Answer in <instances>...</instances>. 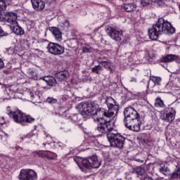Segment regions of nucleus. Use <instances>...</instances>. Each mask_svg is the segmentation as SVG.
<instances>
[{"label":"nucleus","instance_id":"f257e3e1","mask_svg":"<svg viewBox=\"0 0 180 180\" xmlns=\"http://www.w3.org/2000/svg\"><path fill=\"white\" fill-rule=\"evenodd\" d=\"M79 109L80 110V115L82 116H97L96 120L98 122L96 130L101 134H106V133H110L113 131L115 129V122L112 120H105V117H115L114 115H110V111L107 110L105 108H98L97 105H94L89 103H81L79 105Z\"/></svg>","mask_w":180,"mask_h":180},{"label":"nucleus","instance_id":"f03ea898","mask_svg":"<svg viewBox=\"0 0 180 180\" xmlns=\"http://www.w3.org/2000/svg\"><path fill=\"white\" fill-rule=\"evenodd\" d=\"M80 169L85 172V169H91V168H99L101 162L98 160V156L92 155L82 159L80 163L77 162Z\"/></svg>","mask_w":180,"mask_h":180},{"label":"nucleus","instance_id":"7ed1b4c3","mask_svg":"<svg viewBox=\"0 0 180 180\" xmlns=\"http://www.w3.org/2000/svg\"><path fill=\"white\" fill-rule=\"evenodd\" d=\"M10 117L15 122V123H19L22 126H25L26 123H32L34 122V118L30 115H26L22 111L17 110L14 112L11 111L8 113Z\"/></svg>","mask_w":180,"mask_h":180},{"label":"nucleus","instance_id":"20e7f679","mask_svg":"<svg viewBox=\"0 0 180 180\" xmlns=\"http://www.w3.org/2000/svg\"><path fill=\"white\" fill-rule=\"evenodd\" d=\"M107 134V139L110 144L111 147H113L114 148H120L122 150L124 146V141L126 140V138L123 136L122 134L117 133H106Z\"/></svg>","mask_w":180,"mask_h":180},{"label":"nucleus","instance_id":"39448f33","mask_svg":"<svg viewBox=\"0 0 180 180\" xmlns=\"http://www.w3.org/2000/svg\"><path fill=\"white\" fill-rule=\"evenodd\" d=\"M156 23L161 34H174L175 33V27L172 26L171 22L165 20L163 18H159Z\"/></svg>","mask_w":180,"mask_h":180},{"label":"nucleus","instance_id":"423d86ee","mask_svg":"<svg viewBox=\"0 0 180 180\" xmlns=\"http://www.w3.org/2000/svg\"><path fill=\"white\" fill-rule=\"evenodd\" d=\"M175 115H176V111H175V108L172 107H168L165 109L163 112L160 114V119L164 120L165 122H168L171 123V122H174L175 120Z\"/></svg>","mask_w":180,"mask_h":180},{"label":"nucleus","instance_id":"0eeeda50","mask_svg":"<svg viewBox=\"0 0 180 180\" xmlns=\"http://www.w3.org/2000/svg\"><path fill=\"white\" fill-rule=\"evenodd\" d=\"M124 122H131L133 120H137L140 119V115L136 110L132 107L127 108L124 111Z\"/></svg>","mask_w":180,"mask_h":180},{"label":"nucleus","instance_id":"6e6552de","mask_svg":"<svg viewBox=\"0 0 180 180\" xmlns=\"http://www.w3.org/2000/svg\"><path fill=\"white\" fill-rule=\"evenodd\" d=\"M106 32L112 39L116 41H122L123 40V31L119 30L116 28L109 27L106 28Z\"/></svg>","mask_w":180,"mask_h":180},{"label":"nucleus","instance_id":"1a4fd4ad","mask_svg":"<svg viewBox=\"0 0 180 180\" xmlns=\"http://www.w3.org/2000/svg\"><path fill=\"white\" fill-rule=\"evenodd\" d=\"M46 49L49 53L53 56H61V54H64V47L56 43L50 42Z\"/></svg>","mask_w":180,"mask_h":180},{"label":"nucleus","instance_id":"9d476101","mask_svg":"<svg viewBox=\"0 0 180 180\" xmlns=\"http://www.w3.org/2000/svg\"><path fill=\"white\" fill-rule=\"evenodd\" d=\"M18 178L20 180H34L37 179V174L30 169H22Z\"/></svg>","mask_w":180,"mask_h":180},{"label":"nucleus","instance_id":"9b49d317","mask_svg":"<svg viewBox=\"0 0 180 180\" xmlns=\"http://www.w3.org/2000/svg\"><path fill=\"white\" fill-rule=\"evenodd\" d=\"M105 103L108 108L111 116H116L119 112V105L116 103V101L112 97H108Z\"/></svg>","mask_w":180,"mask_h":180},{"label":"nucleus","instance_id":"f8f14e48","mask_svg":"<svg viewBox=\"0 0 180 180\" xmlns=\"http://www.w3.org/2000/svg\"><path fill=\"white\" fill-rule=\"evenodd\" d=\"M1 18L4 22L10 23L11 26L12 25H16V22H18V14H16V13L4 12L1 14Z\"/></svg>","mask_w":180,"mask_h":180},{"label":"nucleus","instance_id":"ddd939ff","mask_svg":"<svg viewBox=\"0 0 180 180\" xmlns=\"http://www.w3.org/2000/svg\"><path fill=\"white\" fill-rule=\"evenodd\" d=\"M148 34L150 40H158V37H160L162 34L157 22L155 25H153L152 28L148 29Z\"/></svg>","mask_w":180,"mask_h":180},{"label":"nucleus","instance_id":"4468645a","mask_svg":"<svg viewBox=\"0 0 180 180\" xmlns=\"http://www.w3.org/2000/svg\"><path fill=\"white\" fill-rule=\"evenodd\" d=\"M141 124V122L140 119L134 120L133 121L125 122L124 125L129 130H132V131H140V125Z\"/></svg>","mask_w":180,"mask_h":180},{"label":"nucleus","instance_id":"2eb2a0df","mask_svg":"<svg viewBox=\"0 0 180 180\" xmlns=\"http://www.w3.org/2000/svg\"><path fill=\"white\" fill-rule=\"evenodd\" d=\"M39 79L44 81L48 86H56L57 85V79L53 76L42 77Z\"/></svg>","mask_w":180,"mask_h":180},{"label":"nucleus","instance_id":"dca6fc26","mask_svg":"<svg viewBox=\"0 0 180 180\" xmlns=\"http://www.w3.org/2000/svg\"><path fill=\"white\" fill-rule=\"evenodd\" d=\"M49 30L53 33V35L57 41H61V40H63V32H61L60 29L56 27H52L49 28Z\"/></svg>","mask_w":180,"mask_h":180},{"label":"nucleus","instance_id":"f3484780","mask_svg":"<svg viewBox=\"0 0 180 180\" xmlns=\"http://www.w3.org/2000/svg\"><path fill=\"white\" fill-rule=\"evenodd\" d=\"M179 58L178 56L174 54H167L160 59V63H165V64L168 63H172L177 60Z\"/></svg>","mask_w":180,"mask_h":180},{"label":"nucleus","instance_id":"a211bd4d","mask_svg":"<svg viewBox=\"0 0 180 180\" xmlns=\"http://www.w3.org/2000/svg\"><path fill=\"white\" fill-rule=\"evenodd\" d=\"M31 2L35 11H43V8H44V6H46L44 1L41 0H32Z\"/></svg>","mask_w":180,"mask_h":180},{"label":"nucleus","instance_id":"6ab92c4d","mask_svg":"<svg viewBox=\"0 0 180 180\" xmlns=\"http://www.w3.org/2000/svg\"><path fill=\"white\" fill-rule=\"evenodd\" d=\"M56 79L63 82V81H66V79L70 77V73L67 70L60 71L56 75Z\"/></svg>","mask_w":180,"mask_h":180},{"label":"nucleus","instance_id":"aec40b11","mask_svg":"<svg viewBox=\"0 0 180 180\" xmlns=\"http://www.w3.org/2000/svg\"><path fill=\"white\" fill-rule=\"evenodd\" d=\"M10 28L13 32V33L19 36H22V34H25V31L20 26H19V25L18 24V22H15V24H13L12 25H10Z\"/></svg>","mask_w":180,"mask_h":180},{"label":"nucleus","instance_id":"412c9836","mask_svg":"<svg viewBox=\"0 0 180 180\" xmlns=\"http://www.w3.org/2000/svg\"><path fill=\"white\" fill-rule=\"evenodd\" d=\"M100 64H101L104 68H106V70H109L110 74L115 72V70L112 68V62H110V60H101Z\"/></svg>","mask_w":180,"mask_h":180},{"label":"nucleus","instance_id":"4be33fe9","mask_svg":"<svg viewBox=\"0 0 180 180\" xmlns=\"http://www.w3.org/2000/svg\"><path fill=\"white\" fill-rule=\"evenodd\" d=\"M122 8L125 12H133L136 9V5L134 4H124L122 5Z\"/></svg>","mask_w":180,"mask_h":180},{"label":"nucleus","instance_id":"5701e85b","mask_svg":"<svg viewBox=\"0 0 180 180\" xmlns=\"http://www.w3.org/2000/svg\"><path fill=\"white\" fill-rule=\"evenodd\" d=\"M150 81H152L153 83H154L155 86L161 85V77H155V76H150Z\"/></svg>","mask_w":180,"mask_h":180},{"label":"nucleus","instance_id":"b1692460","mask_svg":"<svg viewBox=\"0 0 180 180\" xmlns=\"http://www.w3.org/2000/svg\"><path fill=\"white\" fill-rule=\"evenodd\" d=\"M159 171L164 175H168L169 174V168H168V167L165 165H160Z\"/></svg>","mask_w":180,"mask_h":180},{"label":"nucleus","instance_id":"393cba45","mask_svg":"<svg viewBox=\"0 0 180 180\" xmlns=\"http://www.w3.org/2000/svg\"><path fill=\"white\" fill-rule=\"evenodd\" d=\"M134 172L140 176H143L146 174V169L142 167H138L134 169Z\"/></svg>","mask_w":180,"mask_h":180},{"label":"nucleus","instance_id":"a878e982","mask_svg":"<svg viewBox=\"0 0 180 180\" xmlns=\"http://www.w3.org/2000/svg\"><path fill=\"white\" fill-rule=\"evenodd\" d=\"M155 108H165V104H164V101L161 99V98L158 97L155 101Z\"/></svg>","mask_w":180,"mask_h":180},{"label":"nucleus","instance_id":"bb28decb","mask_svg":"<svg viewBox=\"0 0 180 180\" xmlns=\"http://www.w3.org/2000/svg\"><path fill=\"white\" fill-rule=\"evenodd\" d=\"M101 71H103V68L101 65H96L91 68V72L98 75H101Z\"/></svg>","mask_w":180,"mask_h":180},{"label":"nucleus","instance_id":"cd10ccee","mask_svg":"<svg viewBox=\"0 0 180 180\" xmlns=\"http://www.w3.org/2000/svg\"><path fill=\"white\" fill-rule=\"evenodd\" d=\"M180 179V168H178L174 173L172 174V179Z\"/></svg>","mask_w":180,"mask_h":180},{"label":"nucleus","instance_id":"c85d7f7f","mask_svg":"<svg viewBox=\"0 0 180 180\" xmlns=\"http://www.w3.org/2000/svg\"><path fill=\"white\" fill-rule=\"evenodd\" d=\"M6 10V2L4 0H0V12Z\"/></svg>","mask_w":180,"mask_h":180},{"label":"nucleus","instance_id":"c756f323","mask_svg":"<svg viewBox=\"0 0 180 180\" xmlns=\"http://www.w3.org/2000/svg\"><path fill=\"white\" fill-rule=\"evenodd\" d=\"M46 101L48 103H51V105H54V103H57L58 102L57 98H54L53 97H48Z\"/></svg>","mask_w":180,"mask_h":180},{"label":"nucleus","instance_id":"7c9ffc66","mask_svg":"<svg viewBox=\"0 0 180 180\" xmlns=\"http://www.w3.org/2000/svg\"><path fill=\"white\" fill-rule=\"evenodd\" d=\"M155 57V54L153 52H148L146 55V58L150 61V60H153Z\"/></svg>","mask_w":180,"mask_h":180},{"label":"nucleus","instance_id":"2f4dec72","mask_svg":"<svg viewBox=\"0 0 180 180\" xmlns=\"http://www.w3.org/2000/svg\"><path fill=\"white\" fill-rule=\"evenodd\" d=\"M82 53H91L92 49L91 48H88L86 46H82Z\"/></svg>","mask_w":180,"mask_h":180},{"label":"nucleus","instance_id":"473e14b6","mask_svg":"<svg viewBox=\"0 0 180 180\" xmlns=\"http://www.w3.org/2000/svg\"><path fill=\"white\" fill-rule=\"evenodd\" d=\"M35 154H37V155H39V157H41V158H49V155H46V153H44L43 152H35Z\"/></svg>","mask_w":180,"mask_h":180},{"label":"nucleus","instance_id":"72a5a7b5","mask_svg":"<svg viewBox=\"0 0 180 180\" xmlns=\"http://www.w3.org/2000/svg\"><path fill=\"white\" fill-rule=\"evenodd\" d=\"M141 4L143 6H147V5L151 4V0H141Z\"/></svg>","mask_w":180,"mask_h":180},{"label":"nucleus","instance_id":"f704fd0d","mask_svg":"<svg viewBox=\"0 0 180 180\" xmlns=\"http://www.w3.org/2000/svg\"><path fill=\"white\" fill-rule=\"evenodd\" d=\"M4 36H8V32H5L4 30H2V27H0V37Z\"/></svg>","mask_w":180,"mask_h":180},{"label":"nucleus","instance_id":"c9c22d12","mask_svg":"<svg viewBox=\"0 0 180 180\" xmlns=\"http://www.w3.org/2000/svg\"><path fill=\"white\" fill-rule=\"evenodd\" d=\"M5 67V63H4V60L0 58V70H2Z\"/></svg>","mask_w":180,"mask_h":180},{"label":"nucleus","instance_id":"e433bc0d","mask_svg":"<svg viewBox=\"0 0 180 180\" xmlns=\"http://www.w3.org/2000/svg\"><path fill=\"white\" fill-rule=\"evenodd\" d=\"M46 4H49V5H51V4H53V2H54V1L56 0H45Z\"/></svg>","mask_w":180,"mask_h":180},{"label":"nucleus","instance_id":"4c0bfd02","mask_svg":"<svg viewBox=\"0 0 180 180\" xmlns=\"http://www.w3.org/2000/svg\"><path fill=\"white\" fill-rule=\"evenodd\" d=\"M143 180H154V179H153V178H151L150 176H146V177H144Z\"/></svg>","mask_w":180,"mask_h":180},{"label":"nucleus","instance_id":"58836bf2","mask_svg":"<svg viewBox=\"0 0 180 180\" xmlns=\"http://www.w3.org/2000/svg\"><path fill=\"white\" fill-rule=\"evenodd\" d=\"M30 95L31 98H34V94L33 92L31 91L30 93Z\"/></svg>","mask_w":180,"mask_h":180},{"label":"nucleus","instance_id":"ea45409f","mask_svg":"<svg viewBox=\"0 0 180 180\" xmlns=\"http://www.w3.org/2000/svg\"><path fill=\"white\" fill-rule=\"evenodd\" d=\"M136 78L133 77L131 79V82H136Z\"/></svg>","mask_w":180,"mask_h":180},{"label":"nucleus","instance_id":"a19ab883","mask_svg":"<svg viewBox=\"0 0 180 180\" xmlns=\"http://www.w3.org/2000/svg\"><path fill=\"white\" fill-rule=\"evenodd\" d=\"M4 74H9V70H4Z\"/></svg>","mask_w":180,"mask_h":180},{"label":"nucleus","instance_id":"79ce46f5","mask_svg":"<svg viewBox=\"0 0 180 180\" xmlns=\"http://www.w3.org/2000/svg\"><path fill=\"white\" fill-rule=\"evenodd\" d=\"M158 1H160V2H162V1H164L165 0H158Z\"/></svg>","mask_w":180,"mask_h":180},{"label":"nucleus","instance_id":"37998d69","mask_svg":"<svg viewBox=\"0 0 180 180\" xmlns=\"http://www.w3.org/2000/svg\"><path fill=\"white\" fill-rule=\"evenodd\" d=\"M0 124H4V122H0Z\"/></svg>","mask_w":180,"mask_h":180}]
</instances>
